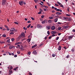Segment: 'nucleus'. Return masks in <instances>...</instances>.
Listing matches in <instances>:
<instances>
[{"label": "nucleus", "mask_w": 75, "mask_h": 75, "mask_svg": "<svg viewBox=\"0 0 75 75\" xmlns=\"http://www.w3.org/2000/svg\"><path fill=\"white\" fill-rule=\"evenodd\" d=\"M10 39H8L7 40V42H8V43H9L10 42Z\"/></svg>", "instance_id": "26"}, {"label": "nucleus", "mask_w": 75, "mask_h": 75, "mask_svg": "<svg viewBox=\"0 0 75 75\" xmlns=\"http://www.w3.org/2000/svg\"><path fill=\"white\" fill-rule=\"evenodd\" d=\"M28 55H30V54H31V52H28Z\"/></svg>", "instance_id": "46"}, {"label": "nucleus", "mask_w": 75, "mask_h": 75, "mask_svg": "<svg viewBox=\"0 0 75 75\" xmlns=\"http://www.w3.org/2000/svg\"><path fill=\"white\" fill-rule=\"evenodd\" d=\"M55 36V34H53L52 35V37H54Z\"/></svg>", "instance_id": "53"}, {"label": "nucleus", "mask_w": 75, "mask_h": 75, "mask_svg": "<svg viewBox=\"0 0 75 75\" xmlns=\"http://www.w3.org/2000/svg\"><path fill=\"white\" fill-rule=\"evenodd\" d=\"M5 27L6 28V30L7 31H9V30H10V29H9V28H8V26H7L6 25H5Z\"/></svg>", "instance_id": "6"}, {"label": "nucleus", "mask_w": 75, "mask_h": 75, "mask_svg": "<svg viewBox=\"0 0 75 75\" xmlns=\"http://www.w3.org/2000/svg\"><path fill=\"white\" fill-rule=\"evenodd\" d=\"M49 18L50 19H52L53 18V17H49Z\"/></svg>", "instance_id": "35"}, {"label": "nucleus", "mask_w": 75, "mask_h": 75, "mask_svg": "<svg viewBox=\"0 0 75 75\" xmlns=\"http://www.w3.org/2000/svg\"><path fill=\"white\" fill-rule=\"evenodd\" d=\"M41 18H43L44 17V15H42L41 16Z\"/></svg>", "instance_id": "36"}, {"label": "nucleus", "mask_w": 75, "mask_h": 75, "mask_svg": "<svg viewBox=\"0 0 75 75\" xmlns=\"http://www.w3.org/2000/svg\"><path fill=\"white\" fill-rule=\"evenodd\" d=\"M19 4L20 6H23V1H20L19 2Z\"/></svg>", "instance_id": "2"}, {"label": "nucleus", "mask_w": 75, "mask_h": 75, "mask_svg": "<svg viewBox=\"0 0 75 75\" xmlns=\"http://www.w3.org/2000/svg\"><path fill=\"white\" fill-rule=\"evenodd\" d=\"M47 34H48V35H50V31H48L47 32Z\"/></svg>", "instance_id": "33"}, {"label": "nucleus", "mask_w": 75, "mask_h": 75, "mask_svg": "<svg viewBox=\"0 0 75 75\" xmlns=\"http://www.w3.org/2000/svg\"><path fill=\"white\" fill-rule=\"evenodd\" d=\"M42 44H41L40 45V47H42Z\"/></svg>", "instance_id": "61"}, {"label": "nucleus", "mask_w": 75, "mask_h": 75, "mask_svg": "<svg viewBox=\"0 0 75 75\" xmlns=\"http://www.w3.org/2000/svg\"><path fill=\"white\" fill-rule=\"evenodd\" d=\"M47 36H45V40H47Z\"/></svg>", "instance_id": "47"}, {"label": "nucleus", "mask_w": 75, "mask_h": 75, "mask_svg": "<svg viewBox=\"0 0 75 75\" xmlns=\"http://www.w3.org/2000/svg\"><path fill=\"white\" fill-rule=\"evenodd\" d=\"M10 69V70H11V69H13V67L12 66L11 67Z\"/></svg>", "instance_id": "44"}, {"label": "nucleus", "mask_w": 75, "mask_h": 75, "mask_svg": "<svg viewBox=\"0 0 75 75\" xmlns=\"http://www.w3.org/2000/svg\"><path fill=\"white\" fill-rule=\"evenodd\" d=\"M22 36H23V37H25V34H24V33H22V34H21Z\"/></svg>", "instance_id": "13"}, {"label": "nucleus", "mask_w": 75, "mask_h": 75, "mask_svg": "<svg viewBox=\"0 0 75 75\" xmlns=\"http://www.w3.org/2000/svg\"><path fill=\"white\" fill-rule=\"evenodd\" d=\"M21 44V42H19L15 43V45H18V44Z\"/></svg>", "instance_id": "10"}, {"label": "nucleus", "mask_w": 75, "mask_h": 75, "mask_svg": "<svg viewBox=\"0 0 75 75\" xmlns=\"http://www.w3.org/2000/svg\"><path fill=\"white\" fill-rule=\"evenodd\" d=\"M55 6H59V5H58V4H55Z\"/></svg>", "instance_id": "39"}, {"label": "nucleus", "mask_w": 75, "mask_h": 75, "mask_svg": "<svg viewBox=\"0 0 75 75\" xmlns=\"http://www.w3.org/2000/svg\"><path fill=\"white\" fill-rule=\"evenodd\" d=\"M23 4H24L25 5V4H26L25 3V2H24L23 1Z\"/></svg>", "instance_id": "55"}, {"label": "nucleus", "mask_w": 75, "mask_h": 75, "mask_svg": "<svg viewBox=\"0 0 75 75\" xmlns=\"http://www.w3.org/2000/svg\"><path fill=\"white\" fill-rule=\"evenodd\" d=\"M73 32H75V30L74 29H73L72 30Z\"/></svg>", "instance_id": "64"}, {"label": "nucleus", "mask_w": 75, "mask_h": 75, "mask_svg": "<svg viewBox=\"0 0 75 75\" xmlns=\"http://www.w3.org/2000/svg\"><path fill=\"white\" fill-rule=\"evenodd\" d=\"M41 13V11H39V12L38 13V14H40Z\"/></svg>", "instance_id": "38"}, {"label": "nucleus", "mask_w": 75, "mask_h": 75, "mask_svg": "<svg viewBox=\"0 0 75 75\" xmlns=\"http://www.w3.org/2000/svg\"><path fill=\"white\" fill-rule=\"evenodd\" d=\"M48 21L49 23H51V20H49Z\"/></svg>", "instance_id": "58"}, {"label": "nucleus", "mask_w": 75, "mask_h": 75, "mask_svg": "<svg viewBox=\"0 0 75 75\" xmlns=\"http://www.w3.org/2000/svg\"><path fill=\"white\" fill-rule=\"evenodd\" d=\"M45 8H48V6H45Z\"/></svg>", "instance_id": "59"}, {"label": "nucleus", "mask_w": 75, "mask_h": 75, "mask_svg": "<svg viewBox=\"0 0 75 75\" xmlns=\"http://www.w3.org/2000/svg\"><path fill=\"white\" fill-rule=\"evenodd\" d=\"M31 18L32 19V20H34V18H33V17H31Z\"/></svg>", "instance_id": "52"}, {"label": "nucleus", "mask_w": 75, "mask_h": 75, "mask_svg": "<svg viewBox=\"0 0 75 75\" xmlns=\"http://www.w3.org/2000/svg\"><path fill=\"white\" fill-rule=\"evenodd\" d=\"M18 67H16L15 68H14V69L13 70H14V71H17V69H18Z\"/></svg>", "instance_id": "20"}, {"label": "nucleus", "mask_w": 75, "mask_h": 75, "mask_svg": "<svg viewBox=\"0 0 75 75\" xmlns=\"http://www.w3.org/2000/svg\"><path fill=\"white\" fill-rule=\"evenodd\" d=\"M42 24H44V23H47V21L46 20H45L44 21H42Z\"/></svg>", "instance_id": "3"}, {"label": "nucleus", "mask_w": 75, "mask_h": 75, "mask_svg": "<svg viewBox=\"0 0 75 75\" xmlns=\"http://www.w3.org/2000/svg\"><path fill=\"white\" fill-rule=\"evenodd\" d=\"M47 4L49 6H51V4H49L48 2L47 3Z\"/></svg>", "instance_id": "40"}, {"label": "nucleus", "mask_w": 75, "mask_h": 75, "mask_svg": "<svg viewBox=\"0 0 75 75\" xmlns=\"http://www.w3.org/2000/svg\"><path fill=\"white\" fill-rule=\"evenodd\" d=\"M14 34V32H11L10 33V34Z\"/></svg>", "instance_id": "29"}, {"label": "nucleus", "mask_w": 75, "mask_h": 75, "mask_svg": "<svg viewBox=\"0 0 75 75\" xmlns=\"http://www.w3.org/2000/svg\"><path fill=\"white\" fill-rule=\"evenodd\" d=\"M63 28L65 29L66 28H68V27L67 26H63Z\"/></svg>", "instance_id": "16"}, {"label": "nucleus", "mask_w": 75, "mask_h": 75, "mask_svg": "<svg viewBox=\"0 0 75 75\" xmlns=\"http://www.w3.org/2000/svg\"><path fill=\"white\" fill-rule=\"evenodd\" d=\"M29 75H32V74H31V73H29Z\"/></svg>", "instance_id": "57"}, {"label": "nucleus", "mask_w": 75, "mask_h": 75, "mask_svg": "<svg viewBox=\"0 0 75 75\" xmlns=\"http://www.w3.org/2000/svg\"><path fill=\"white\" fill-rule=\"evenodd\" d=\"M56 14H57V15H60V14H61V13L59 12H56Z\"/></svg>", "instance_id": "17"}, {"label": "nucleus", "mask_w": 75, "mask_h": 75, "mask_svg": "<svg viewBox=\"0 0 75 75\" xmlns=\"http://www.w3.org/2000/svg\"><path fill=\"white\" fill-rule=\"evenodd\" d=\"M46 29L48 30H50L51 28V26H47L46 27Z\"/></svg>", "instance_id": "5"}, {"label": "nucleus", "mask_w": 75, "mask_h": 75, "mask_svg": "<svg viewBox=\"0 0 75 75\" xmlns=\"http://www.w3.org/2000/svg\"><path fill=\"white\" fill-rule=\"evenodd\" d=\"M60 7H62V8H64V6H63V5H61Z\"/></svg>", "instance_id": "50"}, {"label": "nucleus", "mask_w": 75, "mask_h": 75, "mask_svg": "<svg viewBox=\"0 0 75 75\" xmlns=\"http://www.w3.org/2000/svg\"><path fill=\"white\" fill-rule=\"evenodd\" d=\"M31 23V22L30 21H28V23Z\"/></svg>", "instance_id": "60"}, {"label": "nucleus", "mask_w": 75, "mask_h": 75, "mask_svg": "<svg viewBox=\"0 0 75 75\" xmlns=\"http://www.w3.org/2000/svg\"><path fill=\"white\" fill-rule=\"evenodd\" d=\"M14 23H15V24H18V23H17L16 22H14Z\"/></svg>", "instance_id": "41"}, {"label": "nucleus", "mask_w": 75, "mask_h": 75, "mask_svg": "<svg viewBox=\"0 0 75 75\" xmlns=\"http://www.w3.org/2000/svg\"><path fill=\"white\" fill-rule=\"evenodd\" d=\"M13 48V45H11L9 46V49L10 50H11Z\"/></svg>", "instance_id": "11"}, {"label": "nucleus", "mask_w": 75, "mask_h": 75, "mask_svg": "<svg viewBox=\"0 0 75 75\" xmlns=\"http://www.w3.org/2000/svg\"><path fill=\"white\" fill-rule=\"evenodd\" d=\"M67 11H68V12L69 11V8H67Z\"/></svg>", "instance_id": "43"}, {"label": "nucleus", "mask_w": 75, "mask_h": 75, "mask_svg": "<svg viewBox=\"0 0 75 75\" xmlns=\"http://www.w3.org/2000/svg\"><path fill=\"white\" fill-rule=\"evenodd\" d=\"M71 51L72 52H74L75 51V50L74 49H71Z\"/></svg>", "instance_id": "56"}, {"label": "nucleus", "mask_w": 75, "mask_h": 75, "mask_svg": "<svg viewBox=\"0 0 75 75\" xmlns=\"http://www.w3.org/2000/svg\"><path fill=\"white\" fill-rule=\"evenodd\" d=\"M33 54L34 55H36V54H37L36 51H34L33 52Z\"/></svg>", "instance_id": "14"}, {"label": "nucleus", "mask_w": 75, "mask_h": 75, "mask_svg": "<svg viewBox=\"0 0 75 75\" xmlns=\"http://www.w3.org/2000/svg\"><path fill=\"white\" fill-rule=\"evenodd\" d=\"M58 39H59V37H57L56 39L57 41V40H58Z\"/></svg>", "instance_id": "42"}, {"label": "nucleus", "mask_w": 75, "mask_h": 75, "mask_svg": "<svg viewBox=\"0 0 75 75\" xmlns=\"http://www.w3.org/2000/svg\"><path fill=\"white\" fill-rule=\"evenodd\" d=\"M2 36L3 37H6V35L5 34H4Z\"/></svg>", "instance_id": "31"}, {"label": "nucleus", "mask_w": 75, "mask_h": 75, "mask_svg": "<svg viewBox=\"0 0 75 75\" xmlns=\"http://www.w3.org/2000/svg\"><path fill=\"white\" fill-rule=\"evenodd\" d=\"M58 50L59 51H61V47L60 46V45L59 46Z\"/></svg>", "instance_id": "12"}, {"label": "nucleus", "mask_w": 75, "mask_h": 75, "mask_svg": "<svg viewBox=\"0 0 75 75\" xmlns=\"http://www.w3.org/2000/svg\"><path fill=\"white\" fill-rule=\"evenodd\" d=\"M0 43L1 44H3L4 43V42L3 41H2L1 40L0 41Z\"/></svg>", "instance_id": "19"}, {"label": "nucleus", "mask_w": 75, "mask_h": 75, "mask_svg": "<svg viewBox=\"0 0 75 75\" xmlns=\"http://www.w3.org/2000/svg\"><path fill=\"white\" fill-rule=\"evenodd\" d=\"M59 10H60V9H57V11H59Z\"/></svg>", "instance_id": "62"}, {"label": "nucleus", "mask_w": 75, "mask_h": 75, "mask_svg": "<svg viewBox=\"0 0 75 75\" xmlns=\"http://www.w3.org/2000/svg\"><path fill=\"white\" fill-rule=\"evenodd\" d=\"M58 21V18H57L54 19V21L55 22H57V21Z\"/></svg>", "instance_id": "22"}, {"label": "nucleus", "mask_w": 75, "mask_h": 75, "mask_svg": "<svg viewBox=\"0 0 75 75\" xmlns=\"http://www.w3.org/2000/svg\"><path fill=\"white\" fill-rule=\"evenodd\" d=\"M17 53L18 54H20V51H18L17 52Z\"/></svg>", "instance_id": "30"}, {"label": "nucleus", "mask_w": 75, "mask_h": 75, "mask_svg": "<svg viewBox=\"0 0 75 75\" xmlns=\"http://www.w3.org/2000/svg\"><path fill=\"white\" fill-rule=\"evenodd\" d=\"M7 3V0H2V4L3 6H4Z\"/></svg>", "instance_id": "1"}, {"label": "nucleus", "mask_w": 75, "mask_h": 75, "mask_svg": "<svg viewBox=\"0 0 75 75\" xmlns=\"http://www.w3.org/2000/svg\"><path fill=\"white\" fill-rule=\"evenodd\" d=\"M61 27H59L58 28V30H61Z\"/></svg>", "instance_id": "32"}, {"label": "nucleus", "mask_w": 75, "mask_h": 75, "mask_svg": "<svg viewBox=\"0 0 75 75\" xmlns=\"http://www.w3.org/2000/svg\"><path fill=\"white\" fill-rule=\"evenodd\" d=\"M37 45L36 44H35V45H34V46H33L32 47V48H35V47H37Z\"/></svg>", "instance_id": "15"}, {"label": "nucleus", "mask_w": 75, "mask_h": 75, "mask_svg": "<svg viewBox=\"0 0 75 75\" xmlns=\"http://www.w3.org/2000/svg\"><path fill=\"white\" fill-rule=\"evenodd\" d=\"M44 8V10L45 11H47V9H45V8Z\"/></svg>", "instance_id": "48"}, {"label": "nucleus", "mask_w": 75, "mask_h": 75, "mask_svg": "<svg viewBox=\"0 0 75 75\" xmlns=\"http://www.w3.org/2000/svg\"><path fill=\"white\" fill-rule=\"evenodd\" d=\"M12 41H14V38H12L11 39Z\"/></svg>", "instance_id": "34"}, {"label": "nucleus", "mask_w": 75, "mask_h": 75, "mask_svg": "<svg viewBox=\"0 0 75 75\" xmlns=\"http://www.w3.org/2000/svg\"><path fill=\"white\" fill-rule=\"evenodd\" d=\"M17 57V54H15L14 56V57H15V58Z\"/></svg>", "instance_id": "45"}, {"label": "nucleus", "mask_w": 75, "mask_h": 75, "mask_svg": "<svg viewBox=\"0 0 75 75\" xmlns=\"http://www.w3.org/2000/svg\"><path fill=\"white\" fill-rule=\"evenodd\" d=\"M35 3H38V0H34Z\"/></svg>", "instance_id": "18"}, {"label": "nucleus", "mask_w": 75, "mask_h": 75, "mask_svg": "<svg viewBox=\"0 0 75 75\" xmlns=\"http://www.w3.org/2000/svg\"><path fill=\"white\" fill-rule=\"evenodd\" d=\"M54 31H52L51 32V34H54Z\"/></svg>", "instance_id": "63"}, {"label": "nucleus", "mask_w": 75, "mask_h": 75, "mask_svg": "<svg viewBox=\"0 0 75 75\" xmlns=\"http://www.w3.org/2000/svg\"><path fill=\"white\" fill-rule=\"evenodd\" d=\"M10 31L13 32V31H15V29L14 28H11Z\"/></svg>", "instance_id": "8"}, {"label": "nucleus", "mask_w": 75, "mask_h": 75, "mask_svg": "<svg viewBox=\"0 0 75 75\" xmlns=\"http://www.w3.org/2000/svg\"><path fill=\"white\" fill-rule=\"evenodd\" d=\"M30 26H31V24H30L27 27V28H30Z\"/></svg>", "instance_id": "25"}, {"label": "nucleus", "mask_w": 75, "mask_h": 75, "mask_svg": "<svg viewBox=\"0 0 75 75\" xmlns=\"http://www.w3.org/2000/svg\"><path fill=\"white\" fill-rule=\"evenodd\" d=\"M69 55H68L67 57H66L67 58H69Z\"/></svg>", "instance_id": "49"}, {"label": "nucleus", "mask_w": 75, "mask_h": 75, "mask_svg": "<svg viewBox=\"0 0 75 75\" xmlns=\"http://www.w3.org/2000/svg\"><path fill=\"white\" fill-rule=\"evenodd\" d=\"M51 28V29L52 30H55V26H53Z\"/></svg>", "instance_id": "7"}, {"label": "nucleus", "mask_w": 75, "mask_h": 75, "mask_svg": "<svg viewBox=\"0 0 75 75\" xmlns=\"http://www.w3.org/2000/svg\"><path fill=\"white\" fill-rule=\"evenodd\" d=\"M68 38H69V39H71V38H73V36L72 35L69 36H68Z\"/></svg>", "instance_id": "9"}, {"label": "nucleus", "mask_w": 75, "mask_h": 75, "mask_svg": "<svg viewBox=\"0 0 75 75\" xmlns=\"http://www.w3.org/2000/svg\"><path fill=\"white\" fill-rule=\"evenodd\" d=\"M66 16H70V15H69L68 14H67Z\"/></svg>", "instance_id": "54"}, {"label": "nucleus", "mask_w": 75, "mask_h": 75, "mask_svg": "<svg viewBox=\"0 0 75 75\" xmlns=\"http://www.w3.org/2000/svg\"><path fill=\"white\" fill-rule=\"evenodd\" d=\"M67 19L68 20V21H71V18H67Z\"/></svg>", "instance_id": "21"}, {"label": "nucleus", "mask_w": 75, "mask_h": 75, "mask_svg": "<svg viewBox=\"0 0 75 75\" xmlns=\"http://www.w3.org/2000/svg\"><path fill=\"white\" fill-rule=\"evenodd\" d=\"M23 29H24V30H26L27 28H26L25 27H24Z\"/></svg>", "instance_id": "37"}, {"label": "nucleus", "mask_w": 75, "mask_h": 75, "mask_svg": "<svg viewBox=\"0 0 75 75\" xmlns=\"http://www.w3.org/2000/svg\"><path fill=\"white\" fill-rule=\"evenodd\" d=\"M9 73H12V72H13V71H12L11 70H10L9 71Z\"/></svg>", "instance_id": "28"}, {"label": "nucleus", "mask_w": 75, "mask_h": 75, "mask_svg": "<svg viewBox=\"0 0 75 75\" xmlns=\"http://www.w3.org/2000/svg\"><path fill=\"white\" fill-rule=\"evenodd\" d=\"M37 28H42V26L41 25L38 24L37 25Z\"/></svg>", "instance_id": "4"}, {"label": "nucleus", "mask_w": 75, "mask_h": 75, "mask_svg": "<svg viewBox=\"0 0 75 75\" xmlns=\"http://www.w3.org/2000/svg\"><path fill=\"white\" fill-rule=\"evenodd\" d=\"M52 38V36H50L49 37V39H51V38Z\"/></svg>", "instance_id": "51"}, {"label": "nucleus", "mask_w": 75, "mask_h": 75, "mask_svg": "<svg viewBox=\"0 0 75 75\" xmlns=\"http://www.w3.org/2000/svg\"><path fill=\"white\" fill-rule=\"evenodd\" d=\"M52 56L53 57H55V56H56V55L55 54H52Z\"/></svg>", "instance_id": "24"}, {"label": "nucleus", "mask_w": 75, "mask_h": 75, "mask_svg": "<svg viewBox=\"0 0 75 75\" xmlns=\"http://www.w3.org/2000/svg\"><path fill=\"white\" fill-rule=\"evenodd\" d=\"M57 4H59V5H62V4L61 3H60V2H57Z\"/></svg>", "instance_id": "23"}, {"label": "nucleus", "mask_w": 75, "mask_h": 75, "mask_svg": "<svg viewBox=\"0 0 75 75\" xmlns=\"http://www.w3.org/2000/svg\"><path fill=\"white\" fill-rule=\"evenodd\" d=\"M27 41L28 42H30V41H31V40L30 39H29L27 40Z\"/></svg>", "instance_id": "27"}]
</instances>
